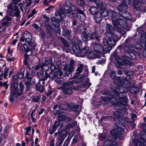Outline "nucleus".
I'll return each mask as SVG.
<instances>
[{
  "label": "nucleus",
  "mask_w": 146,
  "mask_h": 146,
  "mask_svg": "<svg viewBox=\"0 0 146 146\" xmlns=\"http://www.w3.org/2000/svg\"><path fill=\"white\" fill-rule=\"evenodd\" d=\"M18 86V82H11L10 85L11 91H19Z\"/></svg>",
  "instance_id": "obj_23"
},
{
  "label": "nucleus",
  "mask_w": 146,
  "mask_h": 146,
  "mask_svg": "<svg viewBox=\"0 0 146 146\" xmlns=\"http://www.w3.org/2000/svg\"><path fill=\"white\" fill-rule=\"evenodd\" d=\"M107 30L109 31V32H111L112 30V26L111 25H107Z\"/></svg>",
  "instance_id": "obj_63"
},
{
  "label": "nucleus",
  "mask_w": 146,
  "mask_h": 146,
  "mask_svg": "<svg viewBox=\"0 0 146 146\" xmlns=\"http://www.w3.org/2000/svg\"><path fill=\"white\" fill-rule=\"evenodd\" d=\"M52 71L50 73V78L52 80H54L58 76V72L57 71L54 72Z\"/></svg>",
  "instance_id": "obj_32"
},
{
  "label": "nucleus",
  "mask_w": 146,
  "mask_h": 146,
  "mask_svg": "<svg viewBox=\"0 0 146 146\" xmlns=\"http://www.w3.org/2000/svg\"><path fill=\"white\" fill-rule=\"evenodd\" d=\"M78 5L81 7H83L85 5V2L84 0H76Z\"/></svg>",
  "instance_id": "obj_56"
},
{
  "label": "nucleus",
  "mask_w": 146,
  "mask_h": 146,
  "mask_svg": "<svg viewBox=\"0 0 146 146\" xmlns=\"http://www.w3.org/2000/svg\"><path fill=\"white\" fill-rule=\"evenodd\" d=\"M133 1V6L134 8L137 10L140 9V6L141 4L139 0H132Z\"/></svg>",
  "instance_id": "obj_25"
},
{
  "label": "nucleus",
  "mask_w": 146,
  "mask_h": 146,
  "mask_svg": "<svg viewBox=\"0 0 146 146\" xmlns=\"http://www.w3.org/2000/svg\"><path fill=\"white\" fill-rule=\"evenodd\" d=\"M128 14H129L130 17H128V16H125V18H121V19H119V20L117 21V24L116 26H114L113 27H117V25L120 26L122 28L125 29H127L128 27V25L127 24V21L126 19L128 20H131L132 19V17L131 14H130L129 13Z\"/></svg>",
  "instance_id": "obj_10"
},
{
  "label": "nucleus",
  "mask_w": 146,
  "mask_h": 146,
  "mask_svg": "<svg viewBox=\"0 0 146 146\" xmlns=\"http://www.w3.org/2000/svg\"><path fill=\"white\" fill-rule=\"evenodd\" d=\"M78 87L75 86H72L70 87H67L66 88L65 90L62 91H73L72 89H74L75 90H78Z\"/></svg>",
  "instance_id": "obj_45"
},
{
  "label": "nucleus",
  "mask_w": 146,
  "mask_h": 146,
  "mask_svg": "<svg viewBox=\"0 0 146 146\" xmlns=\"http://www.w3.org/2000/svg\"><path fill=\"white\" fill-rule=\"evenodd\" d=\"M87 29L86 27L84 24H82L79 25L78 30L81 33L86 32Z\"/></svg>",
  "instance_id": "obj_34"
},
{
  "label": "nucleus",
  "mask_w": 146,
  "mask_h": 146,
  "mask_svg": "<svg viewBox=\"0 0 146 146\" xmlns=\"http://www.w3.org/2000/svg\"><path fill=\"white\" fill-rule=\"evenodd\" d=\"M124 78L120 77H116L113 81L114 84L117 87V89L119 90V87H124L126 89V91H139L141 86H135V84L132 82L125 81Z\"/></svg>",
  "instance_id": "obj_2"
},
{
  "label": "nucleus",
  "mask_w": 146,
  "mask_h": 146,
  "mask_svg": "<svg viewBox=\"0 0 146 146\" xmlns=\"http://www.w3.org/2000/svg\"><path fill=\"white\" fill-rule=\"evenodd\" d=\"M55 17L51 18V23L55 27H58L60 26V22L62 20L65 16V14L62 10H58L56 12Z\"/></svg>",
  "instance_id": "obj_5"
},
{
  "label": "nucleus",
  "mask_w": 146,
  "mask_h": 146,
  "mask_svg": "<svg viewBox=\"0 0 146 146\" xmlns=\"http://www.w3.org/2000/svg\"><path fill=\"white\" fill-rule=\"evenodd\" d=\"M9 70V67H6L4 70V72L3 74V78L6 79L8 76V73Z\"/></svg>",
  "instance_id": "obj_48"
},
{
  "label": "nucleus",
  "mask_w": 146,
  "mask_h": 146,
  "mask_svg": "<svg viewBox=\"0 0 146 146\" xmlns=\"http://www.w3.org/2000/svg\"><path fill=\"white\" fill-rule=\"evenodd\" d=\"M118 60H115L114 61V63L115 64V66L117 68H120L121 66H123L122 64L123 62V59L121 58L118 59Z\"/></svg>",
  "instance_id": "obj_30"
},
{
  "label": "nucleus",
  "mask_w": 146,
  "mask_h": 146,
  "mask_svg": "<svg viewBox=\"0 0 146 146\" xmlns=\"http://www.w3.org/2000/svg\"><path fill=\"white\" fill-rule=\"evenodd\" d=\"M17 76H18L19 79H21L23 78L24 76V73H18L17 74Z\"/></svg>",
  "instance_id": "obj_60"
},
{
  "label": "nucleus",
  "mask_w": 146,
  "mask_h": 146,
  "mask_svg": "<svg viewBox=\"0 0 146 146\" xmlns=\"http://www.w3.org/2000/svg\"><path fill=\"white\" fill-rule=\"evenodd\" d=\"M12 80L11 82H17L18 83V80L19 79L17 75H13L12 76Z\"/></svg>",
  "instance_id": "obj_57"
},
{
  "label": "nucleus",
  "mask_w": 146,
  "mask_h": 146,
  "mask_svg": "<svg viewBox=\"0 0 146 146\" xmlns=\"http://www.w3.org/2000/svg\"><path fill=\"white\" fill-rule=\"evenodd\" d=\"M69 130L68 128L66 127L58 131V137L57 140L58 146H60L63 143L64 139L67 135Z\"/></svg>",
  "instance_id": "obj_7"
},
{
  "label": "nucleus",
  "mask_w": 146,
  "mask_h": 146,
  "mask_svg": "<svg viewBox=\"0 0 146 146\" xmlns=\"http://www.w3.org/2000/svg\"><path fill=\"white\" fill-rule=\"evenodd\" d=\"M123 50L124 51L125 55H127V53L131 51V48L129 45H125L123 47Z\"/></svg>",
  "instance_id": "obj_42"
},
{
  "label": "nucleus",
  "mask_w": 146,
  "mask_h": 146,
  "mask_svg": "<svg viewBox=\"0 0 146 146\" xmlns=\"http://www.w3.org/2000/svg\"><path fill=\"white\" fill-rule=\"evenodd\" d=\"M44 74V76L41 79V80L42 81H44L45 80H47V78H50V74H49L48 73L45 72Z\"/></svg>",
  "instance_id": "obj_54"
},
{
  "label": "nucleus",
  "mask_w": 146,
  "mask_h": 146,
  "mask_svg": "<svg viewBox=\"0 0 146 146\" xmlns=\"http://www.w3.org/2000/svg\"><path fill=\"white\" fill-rule=\"evenodd\" d=\"M50 69L51 71H54L55 70H58V72H60L61 70L60 68V64L61 61L60 60L58 61L56 64L55 65H54L53 62L52 58H50Z\"/></svg>",
  "instance_id": "obj_14"
},
{
  "label": "nucleus",
  "mask_w": 146,
  "mask_h": 146,
  "mask_svg": "<svg viewBox=\"0 0 146 146\" xmlns=\"http://www.w3.org/2000/svg\"><path fill=\"white\" fill-rule=\"evenodd\" d=\"M114 96L102 97V100L104 102L111 101L112 100H115V108L117 110H122L121 108L125 105L127 106L128 99L126 98V94L125 92H112Z\"/></svg>",
  "instance_id": "obj_1"
},
{
  "label": "nucleus",
  "mask_w": 146,
  "mask_h": 146,
  "mask_svg": "<svg viewBox=\"0 0 146 146\" xmlns=\"http://www.w3.org/2000/svg\"><path fill=\"white\" fill-rule=\"evenodd\" d=\"M44 61V62L41 64V69L46 71L49 69V64H50V58L49 59H45Z\"/></svg>",
  "instance_id": "obj_21"
},
{
  "label": "nucleus",
  "mask_w": 146,
  "mask_h": 146,
  "mask_svg": "<svg viewBox=\"0 0 146 146\" xmlns=\"http://www.w3.org/2000/svg\"><path fill=\"white\" fill-rule=\"evenodd\" d=\"M128 8V6L125 0H121V3L116 7V9L119 11L118 13L125 17V15L127 13L126 10Z\"/></svg>",
  "instance_id": "obj_9"
},
{
  "label": "nucleus",
  "mask_w": 146,
  "mask_h": 146,
  "mask_svg": "<svg viewBox=\"0 0 146 146\" xmlns=\"http://www.w3.org/2000/svg\"><path fill=\"white\" fill-rule=\"evenodd\" d=\"M45 26L47 33L49 35L52 34L54 31V29L52 26L48 23L47 25H46Z\"/></svg>",
  "instance_id": "obj_28"
},
{
  "label": "nucleus",
  "mask_w": 146,
  "mask_h": 146,
  "mask_svg": "<svg viewBox=\"0 0 146 146\" xmlns=\"http://www.w3.org/2000/svg\"><path fill=\"white\" fill-rule=\"evenodd\" d=\"M66 105H67V108H69L72 109L73 110L78 109L79 107V105H76L73 103L70 102L66 103Z\"/></svg>",
  "instance_id": "obj_31"
},
{
  "label": "nucleus",
  "mask_w": 146,
  "mask_h": 146,
  "mask_svg": "<svg viewBox=\"0 0 146 146\" xmlns=\"http://www.w3.org/2000/svg\"><path fill=\"white\" fill-rule=\"evenodd\" d=\"M89 38L90 40H95L96 41H99L100 40L99 38L100 37V34L98 33H97L96 31L94 32L93 33H91V34H89Z\"/></svg>",
  "instance_id": "obj_19"
},
{
  "label": "nucleus",
  "mask_w": 146,
  "mask_h": 146,
  "mask_svg": "<svg viewBox=\"0 0 146 146\" xmlns=\"http://www.w3.org/2000/svg\"><path fill=\"white\" fill-rule=\"evenodd\" d=\"M117 143L115 142L108 140L105 141L103 145L104 146H113L117 145Z\"/></svg>",
  "instance_id": "obj_33"
},
{
  "label": "nucleus",
  "mask_w": 146,
  "mask_h": 146,
  "mask_svg": "<svg viewBox=\"0 0 146 146\" xmlns=\"http://www.w3.org/2000/svg\"><path fill=\"white\" fill-rule=\"evenodd\" d=\"M102 15L100 14H97L94 16V19L95 22L98 24L100 23L102 19Z\"/></svg>",
  "instance_id": "obj_35"
},
{
  "label": "nucleus",
  "mask_w": 146,
  "mask_h": 146,
  "mask_svg": "<svg viewBox=\"0 0 146 146\" xmlns=\"http://www.w3.org/2000/svg\"><path fill=\"white\" fill-rule=\"evenodd\" d=\"M137 31L138 32L139 35H140V34L141 35L144 32L143 28L141 27H139L137 28Z\"/></svg>",
  "instance_id": "obj_62"
},
{
  "label": "nucleus",
  "mask_w": 146,
  "mask_h": 146,
  "mask_svg": "<svg viewBox=\"0 0 146 146\" xmlns=\"http://www.w3.org/2000/svg\"><path fill=\"white\" fill-rule=\"evenodd\" d=\"M108 12L107 16L110 17L112 20V24L113 26H116L117 24V21L119 19L125 17L122 16L119 13L115 12L111 9H109V11Z\"/></svg>",
  "instance_id": "obj_6"
},
{
  "label": "nucleus",
  "mask_w": 146,
  "mask_h": 146,
  "mask_svg": "<svg viewBox=\"0 0 146 146\" xmlns=\"http://www.w3.org/2000/svg\"><path fill=\"white\" fill-rule=\"evenodd\" d=\"M145 48L143 51V54L144 57L146 58V43L144 44Z\"/></svg>",
  "instance_id": "obj_64"
},
{
  "label": "nucleus",
  "mask_w": 146,
  "mask_h": 146,
  "mask_svg": "<svg viewBox=\"0 0 146 146\" xmlns=\"http://www.w3.org/2000/svg\"><path fill=\"white\" fill-rule=\"evenodd\" d=\"M74 5L70 2H66L65 4L62 5V8H60L59 10H62L64 14V13L70 14L71 12L72 13V10L74 9Z\"/></svg>",
  "instance_id": "obj_11"
},
{
  "label": "nucleus",
  "mask_w": 146,
  "mask_h": 146,
  "mask_svg": "<svg viewBox=\"0 0 146 146\" xmlns=\"http://www.w3.org/2000/svg\"><path fill=\"white\" fill-rule=\"evenodd\" d=\"M58 117L60 121L62 120L65 119V116L62 113H59L58 115Z\"/></svg>",
  "instance_id": "obj_59"
},
{
  "label": "nucleus",
  "mask_w": 146,
  "mask_h": 146,
  "mask_svg": "<svg viewBox=\"0 0 146 146\" xmlns=\"http://www.w3.org/2000/svg\"><path fill=\"white\" fill-rule=\"evenodd\" d=\"M19 91H24L25 88V86L23 84L22 82H21L19 83Z\"/></svg>",
  "instance_id": "obj_55"
},
{
  "label": "nucleus",
  "mask_w": 146,
  "mask_h": 146,
  "mask_svg": "<svg viewBox=\"0 0 146 146\" xmlns=\"http://www.w3.org/2000/svg\"><path fill=\"white\" fill-rule=\"evenodd\" d=\"M97 7L100 10L99 14L102 15L103 17L107 16L108 13L109 11V9H107V5L106 4L100 0H99L97 3H96Z\"/></svg>",
  "instance_id": "obj_8"
},
{
  "label": "nucleus",
  "mask_w": 146,
  "mask_h": 146,
  "mask_svg": "<svg viewBox=\"0 0 146 146\" xmlns=\"http://www.w3.org/2000/svg\"><path fill=\"white\" fill-rule=\"evenodd\" d=\"M119 38L117 36H114L113 37H109L107 39H105L103 40V44L105 46H114Z\"/></svg>",
  "instance_id": "obj_12"
},
{
  "label": "nucleus",
  "mask_w": 146,
  "mask_h": 146,
  "mask_svg": "<svg viewBox=\"0 0 146 146\" xmlns=\"http://www.w3.org/2000/svg\"><path fill=\"white\" fill-rule=\"evenodd\" d=\"M23 36L27 43V45L26 43H25L23 45V47L24 50L25 48L26 50L27 48L30 50V52H33V51H34L36 45L31 40L32 37L30 33L28 32L27 34H24Z\"/></svg>",
  "instance_id": "obj_4"
},
{
  "label": "nucleus",
  "mask_w": 146,
  "mask_h": 146,
  "mask_svg": "<svg viewBox=\"0 0 146 146\" xmlns=\"http://www.w3.org/2000/svg\"><path fill=\"white\" fill-rule=\"evenodd\" d=\"M142 141L137 139H134L133 143L134 146H146V141L145 140H141Z\"/></svg>",
  "instance_id": "obj_20"
},
{
  "label": "nucleus",
  "mask_w": 146,
  "mask_h": 146,
  "mask_svg": "<svg viewBox=\"0 0 146 146\" xmlns=\"http://www.w3.org/2000/svg\"><path fill=\"white\" fill-rule=\"evenodd\" d=\"M140 38L141 43L144 44L146 43V32H144L141 35Z\"/></svg>",
  "instance_id": "obj_38"
},
{
  "label": "nucleus",
  "mask_w": 146,
  "mask_h": 146,
  "mask_svg": "<svg viewBox=\"0 0 146 146\" xmlns=\"http://www.w3.org/2000/svg\"><path fill=\"white\" fill-rule=\"evenodd\" d=\"M89 48L88 46H85L82 50H80V52L78 54H80L82 56H84L86 55L89 51Z\"/></svg>",
  "instance_id": "obj_27"
},
{
  "label": "nucleus",
  "mask_w": 146,
  "mask_h": 146,
  "mask_svg": "<svg viewBox=\"0 0 146 146\" xmlns=\"http://www.w3.org/2000/svg\"><path fill=\"white\" fill-rule=\"evenodd\" d=\"M89 11L91 14L94 16L99 14L100 13L98 7L94 6L90 7L89 9Z\"/></svg>",
  "instance_id": "obj_22"
},
{
  "label": "nucleus",
  "mask_w": 146,
  "mask_h": 146,
  "mask_svg": "<svg viewBox=\"0 0 146 146\" xmlns=\"http://www.w3.org/2000/svg\"><path fill=\"white\" fill-rule=\"evenodd\" d=\"M81 36L82 41L84 42H86L90 40L89 35L86 32L81 33Z\"/></svg>",
  "instance_id": "obj_26"
},
{
  "label": "nucleus",
  "mask_w": 146,
  "mask_h": 146,
  "mask_svg": "<svg viewBox=\"0 0 146 146\" xmlns=\"http://www.w3.org/2000/svg\"><path fill=\"white\" fill-rule=\"evenodd\" d=\"M74 51V52H76V53L78 54V53L80 52V50L81 48L79 45L78 44H75L73 47Z\"/></svg>",
  "instance_id": "obj_46"
},
{
  "label": "nucleus",
  "mask_w": 146,
  "mask_h": 146,
  "mask_svg": "<svg viewBox=\"0 0 146 146\" xmlns=\"http://www.w3.org/2000/svg\"><path fill=\"white\" fill-rule=\"evenodd\" d=\"M118 52H119L117 51V50H115L113 52L112 55H111V59H112V58L114 57V59L115 60H118V59L120 58V57L118 55Z\"/></svg>",
  "instance_id": "obj_41"
},
{
  "label": "nucleus",
  "mask_w": 146,
  "mask_h": 146,
  "mask_svg": "<svg viewBox=\"0 0 146 146\" xmlns=\"http://www.w3.org/2000/svg\"><path fill=\"white\" fill-rule=\"evenodd\" d=\"M35 88L37 91H44V87L40 85H38V84H36Z\"/></svg>",
  "instance_id": "obj_51"
},
{
  "label": "nucleus",
  "mask_w": 146,
  "mask_h": 146,
  "mask_svg": "<svg viewBox=\"0 0 146 146\" xmlns=\"http://www.w3.org/2000/svg\"><path fill=\"white\" fill-rule=\"evenodd\" d=\"M78 14L82 15H85V13L82 10L78 7H76L74 5V9L72 10V16L74 18L77 17L78 19H81V16L78 15Z\"/></svg>",
  "instance_id": "obj_13"
},
{
  "label": "nucleus",
  "mask_w": 146,
  "mask_h": 146,
  "mask_svg": "<svg viewBox=\"0 0 146 146\" xmlns=\"http://www.w3.org/2000/svg\"><path fill=\"white\" fill-rule=\"evenodd\" d=\"M71 31L66 29H63L62 33L63 36L65 37H69L70 36Z\"/></svg>",
  "instance_id": "obj_37"
},
{
  "label": "nucleus",
  "mask_w": 146,
  "mask_h": 146,
  "mask_svg": "<svg viewBox=\"0 0 146 146\" xmlns=\"http://www.w3.org/2000/svg\"><path fill=\"white\" fill-rule=\"evenodd\" d=\"M30 50L25 48L24 51L25 52V54L24 56V63L25 65H28V60L30 59V58L29 57V56H31L33 54V52H29Z\"/></svg>",
  "instance_id": "obj_16"
},
{
  "label": "nucleus",
  "mask_w": 146,
  "mask_h": 146,
  "mask_svg": "<svg viewBox=\"0 0 146 146\" xmlns=\"http://www.w3.org/2000/svg\"><path fill=\"white\" fill-rule=\"evenodd\" d=\"M59 39L61 40L62 43L65 47H67L68 46V43L66 40L62 36H60Z\"/></svg>",
  "instance_id": "obj_44"
},
{
  "label": "nucleus",
  "mask_w": 146,
  "mask_h": 146,
  "mask_svg": "<svg viewBox=\"0 0 146 146\" xmlns=\"http://www.w3.org/2000/svg\"><path fill=\"white\" fill-rule=\"evenodd\" d=\"M113 115L115 117L117 118L118 120L119 121H121L123 120L122 118L120 117H121V114L119 112L116 111L114 112Z\"/></svg>",
  "instance_id": "obj_40"
},
{
  "label": "nucleus",
  "mask_w": 146,
  "mask_h": 146,
  "mask_svg": "<svg viewBox=\"0 0 146 146\" xmlns=\"http://www.w3.org/2000/svg\"><path fill=\"white\" fill-rule=\"evenodd\" d=\"M76 82L74 80L71 81H68L66 82L63 83L62 85L60 87L59 89H62V91L65 90L67 87H70L74 84V83H76Z\"/></svg>",
  "instance_id": "obj_17"
},
{
  "label": "nucleus",
  "mask_w": 146,
  "mask_h": 146,
  "mask_svg": "<svg viewBox=\"0 0 146 146\" xmlns=\"http://www.w3.org/2000/svg\"><path fill=\"white\" fill-rule=\"evenodd\" d=\"M121 57L123 59V60L122 63L123 66H129L130 65L131 62L129 60V57L128 56L126 55H122Z\"/></svg>",
  "instance_id": "obj_24"
},
{
  "label": "nucleus",
  "mask_w": 146,
  "mask_h": 146,
  "mask_svg": "<svg viewBox=\"0 0 146 146\" xmlns=\"http://www.w3.org/2000/svg\"><path fill=\"white\" fill-rule=\"evenodd\" d=\"M133 71L129 70L125 71V74L126 75L125 80L127 81L131 79V76H133Z\"/></svg>",
  "instance_id": "obj_29"
},
{
  "label": "nucleus",
  "mask_w": 146,
  "mask_h": 146,
  "mask_svg": "<svg viewBox=\"0 0 146 146\" xmlns=\"http://www.w3.org/2000/svg\"><path fill=\"white\" fill-rule=\"evenodd\" d=\"M40 98L38 96H34L33 98L32 101L35 102H38L40 101Z\"/></svg>",
  "instance_id": "obj_58"
},
{
  "label": "nucleus",
  "mask_w": 146,
  "mask_h": 146,
  "mask_svg": "<svg viewBox=\"0 0 146 146\" xmlns=\"http://www.w3.org/2000/svg\"><path fill=\"white\" fill-rule=\"evenodd\" d=\"M127 55H128V56H129V59H131L134 60L136 59L137 57L136 55L134 53L131 52V51L128 53H127Z\"/></svg>",
  "instance_id": "obj_43"
},
{
  "label": "nucleus",
  "mask_w": 146,
  "mask_h": 146,
  "mask_svg": "<svg viewBox=\"0 0 146 146\" xmlns=\"http://www.w3.org/2000/svg\"><path fill=\"white\" fill-rule=\"evenodd\" d=\"M27 79V81L25 82L24 84H26L27 85H32V84H31L32 80V78L31 77H30V78H29Z\"/></svg>",
  "instance_id": "obj_61"
},
{
  "label": "nucleus",
  "mask_w": 146,
  "mask_h": 146,
  "mask_svg": "<svg viewBox=\"0 0 146 146\" xmlns=\"http://www.w3.org/2000/svg\"><path fill=\"white\" fill-rule=\"evenodd\" d=\"M116 126L110 131V133L111 135L113 137H112L109 136L108 137V140L109 141H115L116 138L118 137L120 139H122L123 137L120 135L122 134L124 132V130L123 127H124V125L121 123L116 122L115 123Z\"/></svg>",
  "instance_id": "obj_3"
},
{
  "label": "nucleus",
  "mask_w": 146,
  "mask_h": 146,
  "mask_svg": "<svg viewBox=\"0 0 146 146\" xmlns=\"http://www.w3.org/2000/svg\"><path fill=\"white\" fill-rule=\"evenodd\" d=\"M95 51H90L88 54V56L90 59H92L93 58H96L98 57V54H96Z\"/></svg>",
  "instance_id": "obj_36"
},
{
  "label": "nucleus",
  "mask_w": 146,
  "mask_h": 146,
  "mask_svg": "<svg viewBox=\"0 0 146 146\" xmlns=\"http://www.w3.org/2000/svg\"><path fill=\"white\" fill-rule=\"evenodd\" d=\"M84 67V65L82 64H80L79 66H78L76 70L77 72L75 73V74H79L81 73L83 70V68Z\"/></svg>",
  "instance_id": "obj_39"
},
{
  "label": "nucleus",
  "mask_w": 146,
  "mask_h": 146,
  "mask_svg": "<svg viewBox=\"0 0 146 146\" xmlns=\"http://www.w3.org/2000/svg\"><path fill=\"white\" fill-rule=\"evenodd\" d=\"M65 103L64 104H61L59 105V108L60 109L64 110H66L67 109V105H66V103Z\"/></svg>",
  "instance_id": "obj_53"
},
{
  "label": "nucleus",
  "mask_w": 146,
  "mask_h": 146,
  "mask_svg": "<svg viewBox=\"0 0 146 146\" xmlns=\"http://www.w3.org/2000/svg\"><path fill=\"white\" fill-rule=\"evenodd\" d=\"M21 94V92H11L9 98L10 101L12 102H15L17 98Z\"/></svg>",
  "instance_id": "obj_18"
},
{
  "label": "nucleus",
  "mask_w": 146,
  "mask_h": 146,
  "mask_svg": "<svg viewBox=\"0 0 146 146\" xmlns=\"http://www.w3.org/2000/svg\"><path fill=\"white\" fill-rule=\"evenodd\" d=\"M40 68L41 69V64L38 63L35 66H32V70L33 71H37Z\"/></svg>",
  "instance_id": "obj_47"
},
{
  "label": "nucleus",
  "mask_w": 146,
  "mask_h": 146,
  "mask_svg": "<svg viewBox=\"0 0 146 146\" xmlns=\"http://www.w3.org/2000/svg\"><path fill=\"white\" fill-rule=\"evenodd\" d=\"M94 49L96 52V54L99 55L103 53L104 51V48L103 46L99 43L95 44L94 46Z\"/></svg>",
  "instance_id": "obj_15"
},
{
  "label": "nucleus",
  "mask_w": 146,
  "mask_h": 146,
  "mask_svg": "<svg viewBox=\"0 0 146 146\" xmlns=\"http://www.w3.org/2000/svg\"><path fill=\"white\" fill-rule=\"evenodd\" d=\"M72 92H61L60 95L62 97H66L68 95H70L72 94Z\"/></svg>",
  "instance_id": "obj_49"
},
{
  "label": "nucleus",
  "mask_w": 146,
  "mask_h": 146,
  "mask_svg": "<svg viewBox=\"0 0 146 146\" xmlns=\"http://www.w3.org/2000/svg\"><path fill=\"white\" fill-rule=\"evenodd\" d=\"M65 81L64 79L62 77H60L57 78L56 80L55 81L58 84H60L64 82Z\"/></svg>",
  "instance_id": "obj_52"
},
{
  "label": "nucleus",
  "mask_w": 146,
  "mask_h": 146,
  "mask_svg": "<svg viewBox=\"0 0 146 146\" xmlns=\"http://www.w3.org/2000/svg\"><path fill=\"white\" fill-rule=\"evenodd\" d=\"M116 73L115 71H112L111 72L110 74V78L113 80H114L115 78H116Z\"/></svg>",
  "instance_id": "obj_50"
}]
</instances>
